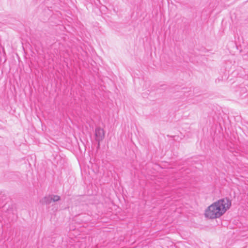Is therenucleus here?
<instances>
[{
  "instance_id": "obj_1",
  "label": "nucleus",
  "mask_w": 248,
  "mask_h": 248,
  "mask_svg": "<svg viewBox=\"0 0 248 248\" xmlns=\"http://www.w3.org/2000/svg\"><path fill=\"white\" fill-rule=\"evenodd\" d=\"M231 204L229 199H220L208 207L205 211V216L212 219L219 217L230 208Z\"/></svg>"
},
{
  "instance_id": "obj_4",
  "label": "nucleus",
  "mask_w": 248,
  "mask_h": 248,
  "mask_svg": "<svg viewBox=\"0 0 248 248\" xmlns=\"http://www.w3.org/2000/svg\"><path fill=\"white\" fill-rule=\"evenodd\" d=\"M50 196L52 198V201L54 202H57L60 200V197L59 196L54 195H51Z\"/></svg>"
},
{
  "instance_id": "obj_2",
  "label": "nucleus",
  "mask_w": 248,
  "mask_h": 248,
  "mask_svg": "<svg viewBox=\"0 0 248 248\" xmlns=\"http://www.w3.org/2000/svg\"><path fill=\"white\" fill-rule=\"evenodd\" d=\"M95 140L98 142V145L99 146L100 142L104 138V130L100 127H96L95 129Z\"/></svg>"
},
{
  "instance_id": "obj_3",
  "label": "nucleus",
  "mask_w": 248,
  "mask_h": 248,
  "mask_svg": "<svg viewBox=\"0 0 248 248\" xmlns=\"http://www.w3.org/2000/svg\"><path fill=\"white\" fill-rule=\"evenodd\" d=\"M52 201V198L50 195L46 196L42 200V202L46 204H50Z\"/></svg>"
}]
</instances>
